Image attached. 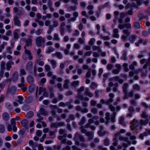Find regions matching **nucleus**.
<instances>
[{
	"mask_svg": "<svg viewBox=\"0 0 150 150\" xmlns=\"http://www.w3.org/2000/svg\"><path fill=\"white\" fill-rule=\"evenodd\" d=\"M54 39L55 40H59V35L58 34H54Z\"/></svg>",
	"mask_w": 150,
	"mask_h": 150,
	"instance_id": "nucleus-52",
	"label": "nucleus"
},
{
	"mask_svg": "<svg viewBox=\"0 0 150 150\" xmlns=\"http://www.w3.org/2000/svg\"><path fill=\"white\" fill-rule=\"evenodd\" d=\"M128 66L127 64L124 63L122 65V67L124 68V70L125 71H127L129 70V69L127 67Z\"/></svg>",
	"mask_w": 150,
	"mask_h": 150,
	"instance_id": "nucleus-32",
	"label": "nucleus"
},
{
	"mask_svg": "<svg viewBox=\"0 0 150 150\" xmlns=\"http://www.w3.org/2000/svg\"><path fill=\"white\" fill-rule=\"evenodd\" d=\"M65 25V24L64 23V22H62L61 24V27H60V29H61V34L63 35V32L64 31V30L63 29V27Z\"/></svg>",
	"mask_w": 150,
	"mask_h": 150,
	"instance_id": "nucleus-27",
	"label": "nucleus"
},
{
	"mask_svg": "<svg viewBox=\"0 0 150 150\" xmlns=\"http://www.w3.org/2000/svg\"><path fill=\"white\" fill-rule=\"evenodd\" d=\"M97 85L96 83H92L91 86V88L93 89H94L95 88L97 87Z\"/></svg>",
	"mask_w": 150,
	"mask_h": 150,
	"instance_id": "nucleus-45",
	"label": "nucleus"
},
{
	"mask_svg": "<svg viewBox=\"0 0 150 150\" xmlns=\"http://www.w3.org/2000/svg\"><path fill=\"white\" fill-rule=\"evenodd\" d=\"M130 18L125 16L124 13L122 12V41L126 40L128 36L129 41L131 43H134L137 39V37L134 34L130 35L129 29L131 25L129 23Z\"/></svg>",
	"mask_w": 150,
	"mask_h": 150,
	"instance_id": "nucleus-1",
	"label": "nucleus"
},
{
	"mask_svg": "<svg viewBox=\"0 0 150 150\" xmlns=\"http://www.w3.org/2000/svg\"><path fill=\"white\" fill-rule=\"evenodd\" d=\"M18 77V73L17 72H14L13 74V77H12V79L13 81H16Z\"/></svg>",
	"mask_w": 150,
	"mask_h": 150,
	"instance_id": "nucleus-17",
	"label": "nucleus"
},
{
	"mask_svg": "<svg viewBox=\"0 0 150 150\" xmlns=\"http://www.w3.org/2000/svg\"><path fill=\"white\" fill-rule=\"evenodd\" d=\"M52 17V15L51 14H47L46 16H44L42 17V19L43 20H45L47 18H50Z\"/></svg>",
	"mask_w": 150,
	"mask_h": 150,
	"instance_id": "nucleus-21",
	"label": "nucleus"
},
{
	"mask_svg": "<svg viewBox=\"0 0 150 150\" xmlns=\"http://www.w3.org/2000/svg\"><path fill=\"white\" fill-rule=\"evenodd\" d=\"M95 40L93 38L91 39L90 40V41L89 42V44L90 45H92L93 43L95 42Z\"/></svg>",
	"mask_w": 150,
	"mask_h": 150,
	"instance_id": "nucleus-58",
	"label": "nucleus"
},
{
	"mask_svg": "<svg viewBox=\"0 0 150 150\" xmlns=\"http://www.w3.org/2000/svg\"><path fill=\"white\" fill-rule=\"evenodd\" d=\"M79 82L78 81H74L72 83V85L73 86H77L79 85Z\"/></svg>",
	"mask_w": 150,
	"mask_h": 150,
	"instance_id": "nucleus-55",
	"label": "nucleus"
},
{
	"mask_svg": "<svg viewBox=\"0 0 150 150\" xmlns=\"http://www.w3.org/2000/svg\"><path fill=\"white\" fill-rule=\"evenodd\" d=\"M149 135H150V130L146 129L144 132L140 134L139 137L140 139H143L144 137L147 136Z\"/></svg>",
	"mask_w": 150,
	"mask_h": 150,
	"instance_id": "nucleus-8",
	"label": "nucleus"
},
{
	"mask_svg": "<svg viewBox=\"0 0 150 150\" xmlns=\"http://www.w3.org/2000/svg\"><path fill=\"white\" fill-rule=\"evenodd\" d=\"M131 1H134L131 4L128 3L126 6L125 8H135L138 9L140 5L141 2L143 0H130Z\"/></svg>",
	"mask_w": 150,
	"mask_h": 150,
	"instance_id": "nucleus-4",
	"label": "nucleus"
},
{
	"mask_svg": "<svg viewBox=\"0 0 150 150\" xmlns=\"http://www.w3.org/2000/svg\"><path fill=\"white\" fill-rule=\"evenodd\" d=\"M11 64H13V63L12 62H10L7 63L6 64V68L7 70H8L11 67Z\"/></svg>",
	"mask_w": 150,
	"mask_h": 150,
	"instance_id": "nucleus-31",
	"label": "nucleus"
},
{
	"mask_svg": "<svg viewBox=\"0 0 150 150\" xmlns=\"http://www.w3.org/2000/svg\"><path fill=\"white\" fill-rule=\"evenodd\" d=\"M34 114L33 112H29L27 113L26 117L27 118H30L33 116Z\"/></svg>",
	"mask_w": 150,
	"mask_h": 150,
	"instance_id": "nucleus-24",
	"label": "nucleus"
},
{
	"mask_svg": "<svg viewBox=\"0 0 150 150\" xmlns=\"http://www.w3.org/2000/svg\"><path fill=\"white\" fill-rule=\"evenodd\" d=\"M131 125L130 126L131 129L132 130H134L138 126L139 123L137 120L134 119L133 121L131 122Z\"/></svg>",
	"mask_w": 150,
	"mask_h": 150,
	"instance_id": "nucleus-7",
	"label": "nucleus"
},
{
	"mask_svg": "<svg viewBox=\"0 0 150 150\" xmlns=\"http://www.w3.org/2000/svg\"><path fill=\"white\" fill-rule=\"evenodd\" d=\"M133 88L134 90L137 91H139L140 89V86L137 84L134 85L133 86Z\"/></svg>",
	"mask_w": 150,
	"mask_h": 150,
	"instance_id": "nucleus-30",
	"label": "nucleus"
},
{
	"mask_svg": "<svg viewBox=\"0 0 150 150\" xmlns=\"http://www.w3.org/2000/svg\"><path fill=\"white\" fill-rule=\"evenodd\" d=\"M50 66L47 65H45V71H48L50 69Z\"/></svg>",
	"mask_w": 150,
	"mask_h": 150,
	"instance_id": "nucleus-39",
	"label": "nucleus"
},
{
	"mask_svg": "<svg viewBox=\"0 0 150 150\" xmlns=\"http://www.w3.org/2000/svg\"><path fill=\"white\" fill-rule=\"evenodd\" d=\"M24 85V83H21L18 84V87L21 88L23 90L25 91L26 89V88L23 87Z\"/></svg>",
	"mask_w": 150,
	"mask_h": 150,
	"instance_id": "nucleus-37",
	"label": "nucleus"
},
{
	"mask_svg": "<svg viewBox=\"0 0 150 150\" xmlns=\"http://www.w3.org/2000/svg\"><path fill=\"white\" fill-rule=\"evenodd\" d=\"M54 50V49L51 47H50L48 50H47L46 51V52L47 53H50Z\"/></svg>",
	"mask_w": 150,
	"mask_h": 150,
	"instance_id": "nucleus-36",
	"label": "nucleus"
},
{
	"mask_svg": "<svg viewBox=\"0 0 150 150\" xmlns=\"http://www.w3.org/2000/svg\"><path fill=\"white\" fill-rule=\"evenodd\" d=\"M26 72L25 70L23 69H21L20 70V76H21L22 75H24L25 74Z\"/></svg>",
	"mask_w": 150,
	"mask_h": 150,
	"instance_id": "nucleus-46",
	"label": "nucleus"
},
{
	"mask_svg": "<svg viewBox=\"0 0 150 150\" xmlns=\"http://www.w3.org/2000/svg\"><path fill=\"white\" fill-rule=\"evenodd\" d=\"M147 43V41L143 39H140L138 41L135 43V45L136 46H139L140 45L143 44L145 45Z\"/></svg>",
	"mask_w": 150,
	"mask_h": 150,
	"instance_id": "nucleus-11",
	"label": "nucleus"
},
{
	"mask_svg": "<svg viewBox=\"0 0 150 150\" xmlns=\"http://www.w3.org/2000/svg\"><path fill=\"white\" fill-rule=\"evenodd\" d=\"M69 81L68 80H66L65 81V83L64 84L63 86L65 88H67L68 87V83Z\"/></svg>",
	"mask_w": 150,
	"mask_h": 150,
	"instance_id": "nucleus-35",
	"label": "nucleus"
},
{
	"mask_svg": "<svg viewBox=\"0 0 150 150\" xmlns=\"http://www.w3.org/2000/svg\"><path fill=\"white\" fill-rule=\"evenodd\" d=\"M32 42V40L31 39H28L26 41V45L24 47L25 49V52L26 54H28V58L29 59H32V55L31 54L30 52L26 49V46H28L31 45Z\"/></svg>",
	"mask_w": 150,
	"mask_h": 150,
	"instance_id": "nucleus-6",
	"label": "nucleus"
},
{
	"mask_svg": "<svg viewBox=\"0 0 150 150\" xmlns=\"http://www.w3.org/2000/svg\"><path fill=\"white\" fill-rule=\"evenodd\" d=\"M59 25L58 22L56 21H54L53 23V26L54 27H56L57 26Z\"/></svg>",
	"mask_w": 150,
	"mask_h": 150,
	"instance_id": "nucleus-42",
	"label": "nucleus"
},
{
	"mask_svg": "<svg viewBox=\"0 0 150 150\" xmlns=\"http://www.w3.org/2000/svg\"><path fill=\"white\" fill-rule=\"evenodd\" d=\"M14 21L16 25L18 26L20 25V22L16 17L14 18Z\"/></svg>",
	"mask_w": 150,
	"mask_h": 150,
	"instance_id": "nucleus-23",
	"label": "nucleus"
},
{
	"mask_svg": "<svg viewBox=\"0 0 150 150\" xmlns=\"http://www.w3.org/2000/svg\"><path fill=\"white\" fill-rule=\"evenodd\" d=\"M137 17L139 18L140 21L146 18L144 13L143 12H139L137 14Z\"/></svg>",
	"mask_w": 150,
	"mask_h": 150,
	"instance_id": "nucleus-14",
	"label": "nucleus"
},
{
	"mask_svg": "<svg viewBox=\"0 0 150 150\" xmlns=\"http://www.w3.org/2000/svg\"><path fill=\"white\" fill-rule=\"evenodd\" d=\"M85 93L86 95L88 96L89 97H91L93 96L92 94L88 92V88H86V89Z\"/></svg>",
	"mask_w": 150,
	"mask_h": 150,
	"instance_id": "nucleus-29",
	"label": "nucleus"
},
{
	"mask_svg": "<svg viewBox=\"0 0 150 150\" xmlns=\"http://www.w3.org/2000/svg\"><path fill=\"white\" fill-rule=\"evenodd\" d=\"M87 135L90 139H91L93 138V132H88L87 133Z\"/></svg>",
	"mask_w": 150,
	"mask_h": 150,
	"instance_id": "nucleus-40",
	"label": "nucleus"
},
{
	"mask_svg": "<svg viewBox=\"0 0 150 150\" xmlns=\"http://www.w3.org/2000/svg\"><path fill=\"white\" fill-rule=\"evenodd\" d=\"M45 91V89L43 88L40 87L39 88V92L38 93V95H40L41 93L43 92H44Z\"/></svg>",
	"mask_w": 150,
	"mask_h": 150,
	"instance_id": "nucleus-44",
	"label": "nucleus"
},
{
	"mask_svg": "<svg viewBox=\"0 0 150 150\" xmlns=\"http://www.w3.org/2000/svg\"><path fill=\"white\" fill-rule=\"evenodd\" d=\"M141 71V70L139 69L137 70L134 71V72L132 71H131L129 72V76L130 77H132L134 76V74L137 75Z\"/></svg>",
	"mask_w": 150,
	"mask_h": 150,
	"instance_id": "nucleus-13",
	"label": "nucleus"
},
{
	"mask_svg": "<svg viewBox=\"0 0 150 150\" xmlns=\"http://www.w3.org/2000/svg\"><path fill=\"white\" fill-rule=\"evenodd\" d=\"M27 80L30 83H32L33 81V79L30 77H28L27 78Z\"/></svg>",
	"mask_w": 150,
	"mask_h": 150,
	"instance_id": "nucleus-50",
	"label": "nucleus"
},
{
	"mask_svg": "<svg viewBox=\"0 0 150 150\" xmlns=\"http://www.w3.org/2000/svg\"><path fill=\"white\" fill-rule=\"evenodd\" d=\"M50 21L48 20H46L45 22V25L46 26H48L50 24Z\"/></svg>",
	"mask_w": 150,
	"mask_h": 150,
	"instance_id": "nucleus-62",
	"label": "nucleus"
},
{
	"mask_svg": "<svg viewBox=\"0 0 150 150\" xmlns=\"http://www.w3.org/2000/svg\"><path fill=\"white\" fill-rule=\"evenodd\" d=\"M81 14L82 16H85L87 18L88 17V14H86V12L85 11H82L81 13Z\"/></svg>",
	"mask_w": 150,
	"mask_h": 150,
	"instance_id": "nucleus-53",
	"label": "nucleus"
},
{
	"mask_svg": "<svg viewBox=\"0 0 150 150\" xmlns=\"http://www.w3.org/2000/svg\"><path fill=\"white\" fill-rule=\"evenodd\" d=\"M2 117L4 120H7L9 118V115L8 113L4 112L2 115Z\"/></svg>",
	"mask_w": 150,
	"mask_h": 150,
	"instance_id": "nucleus-19",
	"label": "nucleus"
},
{
	"mask_svg": "<svg viewBox=\"0 0 150 150\" xmlns=\"http://www.w3.org/2000/svg\"><path fill=\"white\" fill-rule=\"evenodd\" d=\"M141 117L142 118L144 119V120L142 119L141 120L139 121V124L140 125V129L142 128V126H145L148 124L149 122L148 118L150 119V116L149 117L147 113L145 111H143L142 114L141 115ZM149 124L150 125V122L149 123Z\"/></svg>",
	"mask_w": 150,
	"mask_h": 150,
	"instance_id": "nucleus-3",
	"label": "nucleus"
},
{
	"mask_svg": "<svg viewBox=\"0 0 150 150\" xmlns=\"http://www.w3.org/2000/svg\"><path fill=\"white\" fill-rule=\"evenodd\" d=\"M19 32V31L18 30H16L15 31L14 33V38H18V33Z\"/></svg>",
	"mask_w": 150,
	"mask_h": 150,
	"instance_id": "nucleus-33",
	"label": "nucleus"
},
{
	"mask_svg": "<svg viewBox=\"0 0 150 150\" xmlns=\"http://www.w3.org/2000/svg\"><path fill=\"white\" fill-rule=\"evenodd\" d=\"M93 50H97L98 52L100 53L101 51L99 47H97L96 46H94L93 47Z\"/></svg>",
	"mask_w": 150,
	"mask_h": 150,
	"instance_id": "nucleus-43",
	"label": "nucleus"
},
{
	"mask_svg": "<svg viewBox=\"0 0 150 150\" xmlns=\"http://www.w3.org/2000/svg\"><path fill=\"white\" fill-rule=\"evenodd\" d=\"M73 15L74 18H70L68 20L69 21H74L76 20L75 18L77 17L78 16V13L77 12H75L74 13Z\"/></svg>",
	"mask_w": 150,
	"mask_h": 150,
	"instance_id": "nucleus-16",
	"label": "nucleus"
},
{
	"mask_svg": "<svg viewBox=\"0 0 150 150\" xmlns=\"http://www.w3.org/2000/svg\"><path fill=\"white\" fill-rule=\"evenodd\" d=\"M41 31L40 29H38L35 31V33L37 35H39L41 34Z\"/></svg>",
	"mask_w": 150,
	"mask_h": 150,
	"instance_id": "nucleus-63",
	"label": "nucleus"
},
{
	"mask_svg": "<svg viewBox=\"0 0 150 150\" xmlns=\"http://www.w3.org/2000/svg\"><path fill=\"white\" fill-rule=\"evenodd\" d=\"M137 65V63L136 62H134L131 65H130L129 66V68L132 70H133L134 67Z\"/></svg>",
	"mask_w": 150,
	"mask_h": 150,
	"instance_id": "nucleus-18",
	"label": "nucleus"
},
{
	"mask_svg": "<svg viewBox=\"0 0 150 150\" xmlns=\"http://www.w3.org/2000/svg\"><path fill=\"white\" fill-rule=\"evenodd\" d=\"M5 130V127L4 125H0V132L1 133L4 132Z\"/></svg>",
	"mask_w": 150,
	"mask_h": 150,
	"instance_id": "nucleus-41",
	"label": "nucleus"
},
{
	"mask_svg": "<svg viewBox=\"0 0 150 150\" xmlns=\"http://www.w3.org/2000/svg\"><path fill=\"white\" fill-rule=\"evenodd\" d=\"M128 110L129 113L127 115V117H130L132 116L133 114L134 111L133 107L132 106H130L128 108Z\"/></svg>",
	"mask_w": 150,
	"mask_h": 150,
	"instance_id": "nucleus-10",
	"label": "nucleus"
},
{
	"mask_svg": "<svg viewBox=\"0 0 150 150\" xmlns=\"http://www.w3.org/2000/svg\"><path fill=\"white\" fill-rule=\"evenodd\" d=\"M135 138V137L131 135L130 133L127 132L125 137H122V147L125 148L122 150H126L125 148L129 146L131 144H135L136 143Z\"/></svg>",
	"mask_w": 150,
	"mask_h": 150,
	"instance_id": "nucleus-2",
	"label": "nucleus"
},
{
	"mask_svg": "<svg viewBox=\"0 0 150 150\" xmlns=\"http://www.w3.org/2000/svg\"><path fill=\"white\" fill-rule=\"evenodd\" d=\"M118 32V30L116 29H114L113 30L114 34L113 35L114 37L116 38H118V35L117 33Z\"/></svg>",
	"mask_w": 150,
	"mask_h": 150,
	"instance_id": "nucleus-34",
	"label": "nucleus"
},
{
	"mask_svg": "<svg viewBox=\"0 0 150 150\" xmlns=\"http://www.w3.org/2000/svg\"><path fill=\"white\" fill-rule=\"evenodd\" d=\"M40 112L41 114L42 115H45L47 114V112H46L45 110L42 109H40Z\"/></svg>",
	"mask_w": 150,
	"mask_h": 150,
	"instance_id": "nucleus-48",
	"label": "nucleus"
},
{
	"mask_svg": "<svg viewBox=\"0 0 150 150\" xmlns=\"http://www.w3.org/2000/svg\"><path fill=\"white\" fill-rule=\"evenodd\" d=\"M16 119L13 118H12L11 120V124L12 125L13 128V131L14 132H16L17 130V128L15 126V121Z\"/></svg>",
	"mask_w": 150,
	"mask_h": 150,
	"instance_id": "nucleus-12",
	"label": "nucleus"
},
{
	"mask_svg": "<svg viewBox=\"0 0 150 150\" xmlns=\"http://www.w3.org/2000/svg\"><path fill=\"white\" fill-rule=\"evenodd\" d=\"M13 54L15 55H19L20 54V52L18 51H15L13 52Z\"/></svg>",
	"mask_w": 150,
	"mask_h": 150,
	"instance_id": "nucleus-61",
	"label": "nucleus"
},
{
	"mask_svg": "<svg viewBox=\"0 0 150 150\" xmlns=\"http://www.w3.org/2000/svg\"><path fill=\"white\" fill-rule=\"evenodd\" d=\"M142 34L145 37L148 36L150 35L149 34L148 30L147 31L145 30H143L142 32Z\"/></svg>",
	"mask_w": 150,
	"mask_h": 150,
	"instance_id": "nucleus-26",
	"label": "nucleus"
},
{
	"mask_svg": "<svg viewBox=\"0 0 150 150\" xmlns=\"http://www.w3.org/2000/svg\"><path fill=\"white\" fill-rule=\"evenodd\" d=\"M52 55L53 56H57L59 59H61L62 58V54L59 52H57L55 54H52Z\"/></svg>",
	"mask_w": 150,
	"mask_h": 150,
	"instance_id": "nucleus-20",
	"label": "nucleus"
},
{
	"mask_svg": "<svg viewBox=\"0 0 150 150\" xmlns=\"http://www.w3.org/2000/svg\"><path fill=\"white\" fill-rule=\"evenodd\" d=\"M38 150H43L44 148L41 144H39L38 146Z\"/></svg>",
	"mask_w": 150,
	"mask_h": 150,
	"instance_id": "nucleus-64",
	"label": "nucleus"
},
{
	"mask_svg": "<svg viewBox=\"0 0 150 150\" xmlns=\"http://www.w3.org/2000/svg\"><path fill=\"white\" fill-rule=\"evenodd\" d=\"M127 53L125 52H124L122 54V59H127V58L126 57Z\"/></svg>",
	"mask_w": 150,
	"mask_h": 150,
	"instance_id": "nucleus-47",
	"label": "nucleus"
},
{
	"mask_svg": "<svg viewBox=\"0 0 150 150\" xmlns=\"http://www.w3.org/2000/svg\"><path fill=\"white\" fill-rule=\"evenodd\" d=\"M8 52L9 54H11L12 53V48L11 47H7V49Z\"/></svg>",
	"mask_w": 150,
	"mask_h": 150,
	"instance_id": "nucleus-57",
	"label": "nucleus"
},
{
	"mask_svg": "<svg viewBox=\"0 0 150 150\" xmlns=\"http://www.w3.org/2000/svg\"><path fill=\"white\" fill-rule=\"evenodd\" d=\"M14 12L16 13L17 14H20V13L18 11V9L16 7H14L13 8Z\"/></svg>",
	"mask_w": 150,
	"mask_h": 150,
	"instance_id": "nucleus-51",
	"label": "nucleus"
},
{
	"mask_svg": "<svg viewBox=\"0 0 150 150\" xmlns=\"http://www.w3.org/2000/svg\"><path fill=\"white\" fill-rule=\"evenodd\" d=\"M36 134L37 136L40 137L41 135L42 132L41 131L38 130L36 132Z\"/></svg>",
	"mask_w": 150,
	"mask_h": 150,
	"instance_id": "nucleus-60",
	"label": "nucleus"
},
{
	"mask_svg": "<svg viewBox=\"0 0 150 150\" xmlns=\"http://www.w3.org/2000/svg\"><path fill=\"white\" fill-rule=\"evenodd\" d=\"M144 25L146 27H149L150 26V23L148 21H146L144 23Z\"/></svg>",
	"mask_w": 150,
	"mask_h": 150,
	"instance_id": "nucleus-59",
	"label": "nucleus"
},
{
	"mask_svg": "<svg viewBox=\"0 0 150 150\" xmlns=\"http://www.w3.org/2000/svg\"><path fill=\"white\" fill-rule=\"evenodd\" d=\"M142 25V24L139 22H135L134 24L133 28H140Z\"/></svg>",
	"mask_w": 150,
	"mask_h": 150,
	"instance_id": "nucleus-15",
	"label": "nucleus"
},
{
	"mask_svg": "<svg viewBox=\"0 0 150 150\" xmlns=\"http://www.w3.org/2000/svg\"><path fill=\"white\" fill-rule=\"evenodd\" d=\"M48 60L49 62H50L52 64V67L53 68H55L56 67V65H57L56 62L55 61H54L53 60L48 59Z\"/></svg>",
	"mask_w": 150,
	"mask_h": 150,
	"instance_id": "nucleus-22",
	"label": "nucleus"
},
{
	"mask_svg": "<svg viewBox=\"0 0 150 150\" xmlns=\"http://www.w3.org/2000/svg\"><path fill=\"white\" fill-rule=\"evenodd\" d=\"M13 127L12 125H9L7 126V129L8 131H10L11 130H13Z\"/></svg>",
	"mask_w": 150,
	"mask_h": 150,
	"instance_id": "nucleus-54",
	"label": "nucleus"
},
{
	"mask_svg": "<svg viewBox=\"0 0 150 150\" xmlns=\"http://www.w3.org/2000/svg\"><path fill=\"white\" fill-rule=\"evenodd\" d=\"M44 41V39L40 36L37 37L35 40V43L38 46L41 45L42 42Z\"/></svg>",
	"mask_w": 150,
	"mask_h": 150,
	"instance_id": "nucleus-9",
	"label": "nucleus"
},
{
	"mask_svg": "<svg viewBox=\"0 0 150 150\" xmlns=\"http://www.w3.org/2000/svg\"><path fill=\"white\" fill-rule=\"evenodd\" d=\"M21 123L22 126H26L28 123V121L26 120H23L21 122Z\"/></svg>",
	"mask_w": 150,
	"mask_h": 150,
	"instance_id": "nucleus-25",
	"label": "nucleus"
},
{
	"mask_svg": "<svg viewBox=\"0 0 150 150\" xmlns=\"http://www.w3.org/2000/svg\"><path fill=\"white\" fill-rule=\"evenodd\" d=\"M142 106L144 107V108L146 109H147L148 108V106L146 105V103L142 102Z\"/></svg>",
	"mask_w": 150,
	"mask_h": 150,
	"instance_id": "nucleus-56",
	"label": "nucleus"
},
{
	"mask_svg": "<svg viewBox=\"0 0 150 150\" xmlns=\"http://www.w3.org/2000/svg\"><path fill=\"white\" fill-rule=\"evenodd\" d=\"M35 21L36 22H37L41 26H43L44 25V23L43 22L40 21H39L37 19L35 20Z\"/></svg>",
	"mask_w": 150,
	"mask_h": 150,
	"instance_id": "nucleus-49",
	"label": "nucleus"
},
{
	"mask_svg": "<svg viewBox=\"0 0 150 150\" xmlns=\"http://www.w3.org/2000/svg\"><path fill=\"white\" fill-rule=\"evenodd\" d=\"M128 84L127 83H125L123 84L122 86V90L124 93V98H127L129 97H131L133 95V91H132L129 92H127V89L128 87Z\"/></svg>",
	"mask_w": 150,
	"mask_h": 150,
	"instance_id": "nucleus-5",
	"label": "nucleus"
},
{
	"mask_svg": "<svg viewBox=\"0 0 150 150\" xmlns=\"http://www.w3.org/2000/svg\"><path fill=\"white\" fill-rule=\"evenodd\" d=\"M18 100L17 101L19 104H21L22 103V101L23 100V98L21 96H18Z\"/></svg>",
	"mask_w": 150,
	"mask_h": 150,
	"instance_id": "nucleus-38",
	"label": "nucleus"
},
{
	"mask_svg": "<svg viewBox=\"0 0 150 150\" xmlns=\"http://www.w3.org/2000/svg\"><path fill=\"white\" fill-rule=\"evenodd\" d=\"M47 76H49L50 77L52 76V79H55L56 78V76L55 75H52V72L50 71L48 72L47 74Z\"/></svg>",
	"mask_w": 150,
	"mask_h": 150,
	"instance_id": "nucleus-28",
	"label": "nucleus"
}]
</instances>
